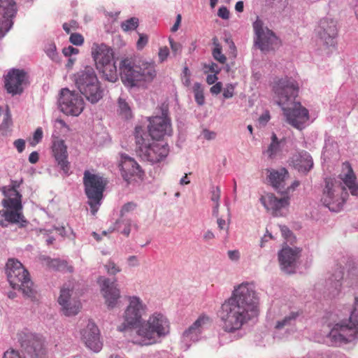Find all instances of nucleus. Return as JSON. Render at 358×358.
I'll return each mask as SVG.
<instances>
[{"mask_svg":"<svg viewBox=\"0 0 358 358\" xmlns=\"http://www.w3.org/2000/svg\"><path fill=\"white\" fill-rule=\"evenodd\" d=\"M203 69L204 73H208L210 72L213 73L219 74L222 70V69L217 64L213 62L208 64H203Z\"/></svg>","mask_w":358,"mask_h":358,"instance_id":"40","label":"nucleus"},{"mask_svg":"<svg viewBox=\"0 0 358 358\" xmlns=\"http://www.w3.org/2000/svg\"><path fill=\"white\" fill-rule=\"evenodd\" d=\"M343 167L348 170V172L341 179L345 185L348 187L352 195H358V185L356 183V176L349 162L343 163Z\"/></svg>","mask_w":358,"mask_h":358,"instance_id":"32","label":"nucleus"},{"mask_svg":"<svg viewBox=\"0 0 358 358\" xmlns=\"http://www.w3.org/2000/svg\"><path fill=\"white\" fill-rule=\"evenodd\" d=\"M62 27L67 34H69L71 29L76 30L78 28V24L76 20H72L64 23Z\"/></svg>","mask_w":358,"mask_h":358,"instance_id":"47","label":"nucleus"},{"mask_svg":"<svg viewBox=\"0 0 358 358\" xmlns=\"http://www.w3.org/2000/svg\"><path fill=\"white\" fill-rule=\"evenodd\" d=\"M138 26V19L133 17L121 23V28L124 31H129L136 29Z\"/></svg>","mask_w":358,"mask_h":358,"instance_id":"39","label":"nucleus"},{"mask_svg":"<svg viewBox=\"0 0 358 358\" xmlns=\"http://www.w3.org/2000/svg\"><path fill=\"white\" fill-rule=\"evenodd\" d=\"M228 257L231 260H238L239 259V252L238 250H229Z\"/></svg>","mask_w":358,"mask_h":358,"instance_id":"63","label":"nucleus"},{"mask_svg":"<svg viewBox=\"0 0 358 358\" xmlns=\"http://www.w3.org/2000/svg\"><path fill=\"white\" fill-rule=\"evenodd\" d=\"M80 334L82 340L89 349L95 352L101 350L103 344L100 341L99 329L94 322L89 320L86 327L80 331Z\"/></svg>","mask_w":358,"mask_h":358,"instance_id":"22","label":"nucleus"},{"mask_svg":"<svg viewBox=\"0 0 358 358\" xmlns=\"http://www.w3.org/2000/svg\"><path fill=\"white\" fill-rule=\"evenodd\" d=\"M148 41V38L146 35L140 34L139 38L137 41V48L138 49H142L147 44Z\"/></svg>","mask_w":358,"mask_h":358,"instance_id":"56","label":"nucleus"},{"mask_svg":"<svg viewBox=\"0 0 358 358\" xmlns=\"http://www.w3.org/2000/svg\"><path fill=\"white\" fill-rule=\"evenodd\" d=\"M71 289L63 287L60 290V294L57 300L59 304L62 306L63 313L66 316L75 315L79 312V304L71 301Z\"/></svg>","mask_w":358,"mask_h":358,"instance_id":"28","label":"nucleus"},{"mask_svg":"<svg viewBox=\"0 0 358 358\" xmlns=\"http://www.w3.org/2000/svg\"><path fill=\"white\" fill-rule=\"evenodd\" d=\"M92 55L97 69L103 73L105 79L112 83L115 82L118 77L112 49L103 43L95 45Z\"/></svg>","mask_w":358,"mask_h":358,"instance_id":"10","label":"nucleus"},{"mask_svg":"<svg viewBox=\"0 0 358 358\" xmlns=\"http://www.w3.org/2000/svg\"><path fill=\"white\" fill-rule=\"evenodd\" d=\"M280 149V143L275 134L273 133L271 136V143H270L268 149L264 152L266 153L268 157L271 159L273 158Z\"/></svg>","mask_w":358,"mask_h":358,"instance_id":"35","label":"nucleus"},{"mask_svg":"<svg viewBox=\"0 0 358 358\" xmlns=\"http://www.w3.org/2000/svg\"><path fill=\"white\" fill-rule=\"evenodd\" d=\"M6 271L8 280L13 288L21 289L28 297H34L35 291L33 282L28 271L20 262L14 259H8L6 265Z\"/></svg>","mask_w":358,"mask_h":358,"instance_id":"8","label":"nucleus"},{"mask_svg":"<svg viewBox=\"0 0 358 358\" xmlns=\"http://www.w3.org/2000/svg\"><path fill=\"white\" fill-rule=\"evenodd\" d=\"M301 249L285 247L278 252V261L281 270L287 273H295L300 265Z\"/></svg>","mask_w":358,"mask_h":358,"instance_id":"16","label":"nucleus"},{"mask_svg":"<svg viewBox=\"0 0 358 358\" xmlns=\"http://www.w3.org/2000/svg\"><path fill=\"white\" fill-rule=\"evenodd\" d=\"M229 14V10L225 6H222L218 9L217 15L223 20H228Z\"/></svg>","mask_w":358,"mask_h":358,"instance_id":"53","label":"nucleus"},{"mask_svg":"<svg viewBox=\"0 0 358 358\" xmlns=\"http://www.w3.org/2000/svg\"><path fill=\"white\" fill-rule=\"evenodd\" d=\"M150 139L159 141L165 135H171L170 121L166 117L156 116L150 119L148 132Z\"/></svg>","mask_w":358,"mask_h":358,"instance_id":"25","label":"nucleus"},{"mask_svg":"<svg viewBox=\"0 0 358 358\" xmlns=\"http://www.w3.org/2000/svg\"><path fill=\"white\" fill-rule=\"evenodd\" d=\"M169 55V50L166 46L161 48L158 53L160 62H163L164 61H165L167 59Z\"/></svg>","mask_w":358,"mask_h":358,"instance_id":"51","label":"nucleus"},{"mask_svg":"<svg viewBox=\"0 0 358 358\" xmlns=\"http://www.w3.org/2000/svg\"><path fill=\"white\" fill-rule=\"evenodd\" d=\"M129 304L124 315L123 329H136L141 345H150L160 342L170 332V323L162 313L155 312L147 320L142 322V317L147 310V306L137 296H128Z\"/></svg>","mask_w":358,"mask_h":358,"instance_id":"1","label":"nucleus"},{"mask_svg":"<svg viewBox=\"0 0 358 358\" xmlns=\"http://www.w3.org/2000/svg\"><path fill=\"white\" fill-rule=\"evenodd\" d=\"M52 152L59 168L60 171L64 176L70 175L71 164L68 160L67 147L63 140H55L52 142Z\"/></svg>","mask_w":358,"mask_h":358,"instance_id":"23","label":"nucleus"},{"mask_svg":"<svg viewBox=\"0 0 358 358\" xmlns=\"http://www.w3.org/2000/svg\"><path fill=\"white\" fill-rule=\"evenodd\" d=\"M136 208V204L134 202H128L125 203L121 208L120 217H123L128 213L134 211Z\"/></svg>","mask_w":358,"mask_h":358,"instance_id":"42","label":"nucleus"},{"mask_svg":"<svg viewBox=\"0 0 358 358\" xmlns=\"http://www.w3.org/2000/svg\"><path fill=\"white\" fill-rule=\"evenodd\" d=\"M260 201L268 211L273 216H282L283 209L289 205V196L284 194L283 197L278 198L272 193H268L260 198Z\"/></svg>","mask_w":358,"mask_h":358,"instance_id":"24","label":"nucleus"},{"mask_svg":"<svg viewBox=\"0 0 358 358\" xmlns=\"http://www.w3.org/2000/svg\"><path fill=\"white\" fill-rule=\"evenodd\" d=\"M273 90L287 122L298 129H303L309 119V112L300 102L294 101L299 93L298 83L292 78H282L275 83Z\"/></svg>","mask_w":358,"mask_h":358,"instance_id":"3","label":"nucleus"},{"mask_svg":"<svg viewBox=\"0 0 358 358\" xmlns=\"http://www.w3.org/2000/svg\"><path fill=\"white\" fill-rule=\"evenodd\" d=\"M218 80L217 74L213 73L208 75L206 77V83L208 85H213Z\"/></svg>","mask_w":358,"mask_h":358,"instance_id":"61","label":"nucleus"},{"mask_svg":"<svg viewBox=\"0 0 358 358\" xmlns=\"http://www.w3.org/2000/svg\"><path fill=\"white\" fill-rule=\"evenodd\" d=\"M117 229L121 234L129 236L131 232V220L130 219L120 218L117 221Z\"/></svg>","mask_w":358,"mask_h":358,"instance_id":"36","label":"nucleus"},{"mask_svg":"<svg viewBox=\"0 0 358 358\" xmlns=\"http://www.w3.org/2000/svg\"><path fill=\"white\" fill-rule=\"evenodd\" d=\"M221 190L218 186L212 187L210 189V200L214 203H220Z\"/></svg>","mask_w":358,"mask_h":358,"instance_id":"45","label":"nucleus"},{"mask_svg":"<svg viewBox=\"0 0 358 358\" xmlns=\"http://www.w3.org/2000/svg\"><path fill=\"white\" fill-rule=\"evenodd\" d=\"M18 341L22 349L31 358H43L45 354L43 341L41 337L29 331L18 334Z\"/></svg>","mask_w":358,"mask_h":358,"instance_id":"13","label":"nucleus"},{"mask_svg":"<svg viewBox=\"0 0 358 358\" xmlns=\"http://www.w3.org/2000/svg\"><path fill=\"white\" fill-rule=\"evenodd\" d=\"M2 205L8 210H22V195L14 187L8 192V197L2 201Z\"/></svg>","mask_w":358,"mask_h":358,"instance_id":"30","label":"nucleus"},{"mask_svg":"<svg viewBox=\"0 0 358 358\" xmlns=\"http://www.w3.org/2000/svg\"><path fill=\"white\" fill-rule=\"evenodd\" d=\"M193 92L196 102L198 105L202 106L205 102V97L203 95L202 86L199 83H194L193 87Z\"/></svg>","mask_w":358,"mask_h":358,"instance_id":"38","label":"nucleus"},{"mask_svg":"<svg viewBox=\"0 0 358 358\" xmlns=\"http://www.w3.org/2000/svg\"><path fill=\"white\" fill-rule=\"evenodd\" d=\"M105 267L107 270V272L110 275H115L116 273L120 272L121 269L115 264L113 261L109 260Z\"/></svg>","mask_w":358,"mask_h":358,"instance_id":"43","label":"nucleus"},{"mask_svg":"<svg viewBox=\"0 0 358 358\" xmlns=\"http://www.w3.org/2000/svg\"><path fill=\"white\" fill-rule=\"evenodd\" d=\"M253 29L255 45L263 52L273 49V45L277 43L278 38L271 30L264 27L263 22L259 17L254 22Z\"/></svg>","mask_w":358,"mask_h":358,"instance_id":"14","label":"nucleus"},{"mask_svg":"<svg viewBox=\"0 0 358 358\" xmlns=\"http://www.w3.org/2000/svg\"><path fill=\"white\" fill-rule=\"evenodd\" d=\"M213 41V43L215 44V47L213 48L212 51V55L216 61L223 64L227 62V57L222 52L221 45L219 43H216L217 38H214Z\"/></svg>","mask_w":358,"mask_h":358,"instance_id":"37","label":"nucleus"},{"mask_svg":"<svg viewBox=\"0 0 358 358\" xmlns=\"http://www.w3.org/2000/svg\"><path fill=\"white\" fill-rule=\"evenodd\" d=\"M2 217L11 224H17L20 227H25L29 222L25 219L22 210H7L0 212Z\"/></svg>","mask_w":358,"mask_h":358,"instance_id":"31","label":"nucleus"},{"mask_svg":"<svg viewBox=\"0 0 358 358\" xmlns=\"http://www.w3.org/2000/svg\"><path fill=\"white\" fill-rule=\"evenodd\" d=\"M78 52V49L71 45L64 48L62 50V52L66 57H71L73 55H77Z\"/></svg>","mask_w":358,"mask_h":358,"instance_id":"52","label":"nucleus"},{"mask_svg":"<svg viewBox=\"0 0 358 358\" xmlns=\"http://www.w3.org/2000/svg\"><path fill=\"white\" fill-rule=\"evenodd\" d=\"M48 266L55 271L62 272L72 273L73 271V267L69 265L67 261L59 259H51L48 262Z\"/></svg>","mask_w":358,"mask_h":358,"instance_id":"33","label":"nucleus"},{"mask_svg":"<svg viewBox=\"0 0 358 358\" xmlns=\"http://www.w3.org/2000/svg\"><path fill=\"white\" fill-rule=\"evenodd\" d=\"M3 358H22L18 352L10 350L4 352Z\"/></svg>","mask_w":358,"mask_h":358,"instance_id":"57","label":"nucleus"},{"mask_svg":"<svg viewBox=\"0 0 358 358\" xmlns=\"http://www.w3.org/2000/svg\"><path fill=\"white\" fill-rule=\"evenodd\" d=\"M335 345H341L358 339V297H355L348 323L336 324L329 334Z\"/></svg>","mask_w":358,"mask_h":358,"instance_id":"7","label":"nucleus"},{"mask_svg":"<svg viewBox=\"0 0 358 358\" xmlns=\"http://www.w3.org/2000/svg\"><path fill=\"white\" fill-rule=\"evenodd\" d=\"M108 184V180L102 176L90 173L84 172L83 185L85 192L88 199L87 203L91 208V213L95 215L101 204L103 197V191Z\"/></svg>","mask_w":358,"mask_h":358,"instance_id":"9","label":"nucleus"},{"mask_svg":"<svg viewBox=\"0 0 358 358\" xmlns=\"http://www.w3.org/2000/svg\"><path fill=\"white\" fill-rule=\"evenodd\" d=\"M134 136L136 144V152L143 160L154 164L164 160L168 156L169 153L168 144L150 139L147 131H145L141 127H136Z\"/></svg>","mask_w":358,"mask_h":358,"instance_id":"5","label":"nucleus"},{"mask_svg":"<svg viewBox=\"0 0 358 358\" xmlns=\"http://www.w3.org/2000/svg\"><path fill=\"white\" fill-rule=\"evenodd\" d=\"M118 113L119 114L125 119H129L132 117V113L131 107L127 101L122 97L118 99Z\"/></svg>","mask_w":358,"mask_h":358,"instance_id":"34","label":"nucleus"},{"mask_svg":"<svg viewBox=\"0 0 358 358\" xmlns=\"http://www.w3.org/2000/svg\"><path fill=\"white\" fill-rule=\"evenodd\" d=\"M13 145L18 151V152L21 153L24 150L25 141L23 139L19 138L14 141Z\"/></svg>","mask_w":358,"mask_h":358,"instance_id":"55","label":"nucleus"},{"mask_svg":"<svg viewBox=\"0 0 358 358\" xmlns=\"http://www.w3.org/2000/svg\"><path fill=\"white\" fill-rule=\"evenodd\" d=\"M343 273L341 271H339L338 273L336 274L335 280L336 282H335V289L336 292L333 293V295L335 296L336 294H338L341 290V282L340 280L343 279Z\"/></svg>","mask_w":358,"mask_h":358,"instance_id":"49","label":"nucleus"},{"mask_svg":"<svg viewBox=\"0 0 358 358\" xmlns=\"http://www.w3.org/2000/svg\"><path fill=\"white\" fill-rule=\"evenodd\" d=\"M43 130L41 127H38L36 129L33 135V141L31 143L32 145H36L40 143L43 138Z\"/></svg>","mask_w":358,"mask_h":358,"instance_id":"46","label":"nucleus"},{"mask_svg":"<svg viewBox=\"0 0 358 358\" xmlns=\"http://www.w3.org/2000/svg\"><path fill=\"white\" fill-rule=\"evenodd\" d=\"M69 41L75 45H82L84 43L83 36L78 33H73L71 34Z\"/></svg>","mask_w":358,"mask_h":358,"instance_id":"44","label":"nucleus"},{"mask_svg":"<svg viewBox=\"0 0 358 358\" xmlns=\"http://www.w3.org/2000/svg\"><path fill=\"white\" fill-rule=\"evenodd\" d=\"M317 33L324 45L327 47H335L338 36L337 22L329 17L322 18L320 21Z\"/></svg>","mask_w":358,"mask_h":358,"instance_id":"19","label":"nucleus"},{"mask_svg":"<svg viewBox=\"0 0 358 358\" xmlns=\"http://www.w3.org/2000/svg\"><path fill=\"white\" fill-rule=\"evenodd\" d=\"M235 86L232 84L227 85L223 90V96L224 99H230L234 94Z\"/></svg>","mask_w":358,"mask_h":358,"instance_id":"48","label":"nucleus"},{"mask_svg":"<svg viewBox=\"0 0 358 358\" xmlns=\"http://www.w3.org/2000/svg\"><path fill=\"white\" fill-rule=\"evenodd\" d=\"M120 78L127 87L138 85L141 82L152 81L156 76L153 63L144 61H134L125 58L120 63Z\"/></svg>","mask_w":358,"mask_h":358,"instance_id":"4","label":"nucleus"},{"mask_svg":"<svg viewBox=\"0 0 358 358\" xmlns=\"http://www.w3.org/2000/svg\"><path fill=\"white\" fill-rule=\"evenodd\" d=\"M303 358H325L323 355L315 353V352H309Z\"/></svg>","mask_w":358,"mask_h":358,"instance_id":"64","label":"nucleus"},{"mask_svg":"<svg viewBox=\"0 0 358 358\" xmlns=\"http://www.w3.org/2000/svg\"><path fill=\"white\" fill-rule=\"evenodd\" d=\"M73 81L79 92L91 103H96L103 97V90L92 66H85L73 75Z\"/></svg>","mask_w":358,"mask_h":358,"instance_id":"6","label":"nucleus"},{"mask_svg":"<svg viewBox=\"0 0 358 358\" xmlns=\"http://www.w3.org/2000/svg\"><path fill=\"white\" fill-rule=\"evenodd\" d=\"M17 13L14 0H0V39L10 29Z\"/></svg>","mask_w":358,"mask_h":358,"instance_id":"18","label":"nucleus"},{"mask_svg":"<svg viewBox=\"0 0 358 358\" xmlns=\"http://www.w3.org/2000/svg\"><path fill=\"white\" fill-rule=\"evenodd\" d=\"M59 106L61 111L64 114L78 116L85 108V103L78 93L71 91L68 88H64L61 90Z\"/></svg>","mask_w":358,"mask_h":358,"instance_id":"12","label":"nucleus"},{"mask_svg":"<svg viewBox=\"0 0 358 358\" xmlns=\"http://www.w3.org/2000/svg\"><path fill=\"white\" fill-rule=\"evenodd\" d=\"M299 316V312L292 311L277 320L274 326V338H281L293 334L296 331L295 325Z\"/></svg>","mask_w":358,"mask_h":358,"instance_id":"26","label":"nucleus"},{"mask_svg":"<svg viewBox=\"0 0 358 358\" xmlns=\"http://www.w3.org/2000/svg\"><path fill=\"white\" fill-rule=\"evenodd\" d=\"M259 297L252 283L243 282L234 287L231 296L221 306L219 317L223 329L234 332L257 315Z\"/></svg>","mask_w":358,"mask_h":358,"instance_id":"2","label":"nucleus"},{"mask_svg":"<svg viewBox=\"0 0 358 358\" xmlns=\"http://www.w3.org/2000/svg\"><path fill=\"white\" fill-rule=\"evenodd\" d=\"M120 166L122 176L128 183L141 178L144 174L138 164L126 154L121 155Z\"/></svg>","mask_w":358,"mask_h":358,"instance_id":"21","label":"nucleus"},{"mask_svg":"<svg viewBox=\"0 0 358 358\" xmlns=\"http://www.w3.org/2000/svg\"><path fill=\"white\" fill-rule=\"evenodd\" d=\"M169 43L173 52L175 55L180 54L182 51V45L180 43L174 41L173 38H169Z\"/></svg>","mask_w":358,"mask_h":358,"instance_id":"50","label":"nucleus"},{"mask_svg":"<svg viewBox=\"0 0 358 358\" xmlns=\"http://www.w3.org/2000/svg\"><path fill=\"white\" fill-rule=\"evenodd\" d=\"M270 118H271V117H270V114H269L268 111H266L262 115H260V117H259V119H258L259 124L261 126L264 127L270 120Z\"/></svg>","mask_w":358,"mask_h":358,"instance_id":"54","label":"nucleus"},{"mask_svg":"<svg viewBox=\"0 0 358 358\" xmlns=\"http://www.w3.org/2000/svg\"><path fill=\"white\" fill-rule=\"evenodd\" d=\"M300 185L299 181L294 180L292 185L287 188L285 187V189L283 190V193H281L282 194H285L286 196H288V194L290 191H294L297 187H299Z\"/></svg>","mask_w":358,"mask_h":358,"instance_id":"58","label":"nucleus"},{"mask_svg":"<svg viewBox=\"0 0 358 358\" xmlns=\"http://www.w3.org/2000/svg\"><path fill=\"white\" fill-rule=\"evenodd\" d=\"M27 74L23 69H12L4 76V87L12 95L20 94L23 92L22 85L27 80Z\"/></svg>","mask_w":358,"mask_h":358,"instance_id":"20","label":"nucleus"},{"mask_svg":"<svg viewBox=\"0 0 358 358\" xmlns=\"http://www.w3.org/2000/svg\"><path fill=\"white\" fill-rule=\"evenodd\" d=\"M98 282L99 283L100 290L108 308H114L117 305L121 297L120 290L116 283V280H111L108 278L100 277Z\"/></svg>","mask_w":358,"mask_h":358,"instance_id":"17","label":"nucleus"},{"mask_svg":"<svg viewBox=\"0 0 358 358\" xmlns=\"http://www.w3.org/2000/svg\"><path fill=\"white\" fill-rule=\"evenodd\" d=\"M291 163L295 169L303 173H307L313 167V158L305 150L294 154L292 157Z\"/></svg>","mask_w":358,"mask_h":358,"instance_id":"29","label":"nucleus"},{"mask_svg":"<svg viewBox=\"0 0 358 358\" xmlns=\"http://www.w3.org/2000/svg\"><path fill=\"white\" fill-rule=\"evenodd\" d=\"M210 323L211 320L208 316L206 315H200L198 319L182 333L181 343L183 345V348L187 350L192 343L198 341L203 330L206 329Z\"/></svg>","mask_w":358,"mask_h":358,"instance_id":"15","label":"nucleus"},{"mask_svg":"<svg viewBox=\"0 0 358 358\" xmlns=\"http://www.w3.org/2000/svg\"><path fill=\"white\" fill-rule=\"evenodd\" d=\"M39 159V155L36 151L32 152L29 156V162L31 164H36Z\"/></svg>","mask_w":358,"mask_h":358,"instance_id":"60","label":"nucleus"},{"mask_svg":"<svg viewBox=\"0 0 358 358\" xmlns=\"http://www.w3.org/2000/svg\"><path fill=\"white\" fill-rule=\"evenodd\" d=\"M12 118L9 110H7L4 114L3 120L0 125V130L6 131L7 129L12 125Z\"/></svg>","mask_w":358,"mask_h":358,"instance_id":"41","label":"nucleus"},{"mask_svg":"<svg viewBox=\"0 0 358 358\" xmlns=\"http://www.w3.org/2000/svg\"><path fill=\"white\" fill-rule=\"evenodd\" d=\"M222 89V83L221 82H217L213 86H212L210 89V92L213 94H218L220 93Z\"/></svg>","mask_w":358,"mask_h":358,"instance_id":"59","label":"nucleus"},{"mask_svg":"<svg viewBox=\"0 0 358 358\" xmlns=\"http://www.w3.org/2000/svg\"><path fill=\"white\" fill-rule=\"evenodd\" d=\"M128 264L130 266H136L138 265V260L136 256L132 255L127 259Z\"/></svg>","mask_w":358,"mask_h":358,"instance_id":"62","label":"nucleus"},{"mask_svg":"<svg viewBox=\"0 0 358 358\" xmlns=\"http://www.w3.org/2000/svg\"><path fill=\"white\" fill-rule=\"evenodd\" d=\"M266 180L275 190L283 193L285 187V181L289 178L288 171L282 167L279 169H266Z\"/></svg>","mask_w":358,"mask_h":358,"instance_id":"27","label":"nucleus"},{"mask_svg":"<svg viewBox=\"0 0 358 358\" xmlns=\"http://www.w3.org/2000/svg\"><path fill=\"white\" fill-rule=\"evenodd\" d=\"M321 201L331 211H340L348 196L344 187L332 180H326Z\"/></svg>","mask_w":358,"mask_h":358,"instance_id":"11","label":"nucleus"}]
</instances>
